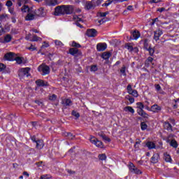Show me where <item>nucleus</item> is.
Segmentation results:
<instances>
[{
	"mask_svg": "<svg viewBox=\"0 0 179 179\" xmlns=\"http://www.w3.org/2000/svg\"><path fill=\"white\" fill-rule=\"evenodd\" d=\"M125 48H127V50L130 51V52H132V51H134V47L132 46V45H131V43H127L125 45Z\"/></svg>",
	"mask_w": 179,
	"mask_h": 179,
	"instance_id": "58836bf2",
	"label": "nucleus"
},
{
	"mask_svg": "<svg viewBox=\"0 0 179 179\" xmlns=\"http://www.w3.org/2000/svg\"><path fill=\"white\" fill-rule=\"evenodd\" d=\"M141 140L136 139V144L134 145V148H136V145H141Z\"/></svg>",
	"mask_w": 179,
	"mask_h": 179,
	"instance_id": "338daca9",
	"label": "nucleus"
},
{
	"mask_svg": "<svg viewBox=\"0 0 179 179\" xmlns=\"http://www.w3.org/2000/svg\"><path fill=\"white\" fill-rule=\"evenodd\" d=\"M27 50H29V51H36L37 48L34 47L33 44H31L30 47L27 48Z\"/></svg>",
	"mask_w": 179,
	"mask_h": 179,
	"instance_id": "3c124183",
	"label": "nucleus"
},
{
	"mask_svg": "<svg viewBox=\"0 0 179 179\" xmlns=\"http://www.w3.org/2000/svg\"><path fill=\"white\" fill-rule=\"evenodd\" d=\"M127 89L129 94H131L134 97H138V91L136 90H132V85L129 84Z\"/></svg>",
	"mask_w": 179,
	"mask_h": 179,
	"instance_id": "1a4fd4ad",
	"label": "nucleus"
},
{
	"mask_svg": "<svg viewBox=\"0 0 179 179\" xmlns=\"http://www.w3.org/2000/svg\"><path fill=\"white\" fill-rule=\"evenodd\" d=\"M45 2H46L47 5L49 6H55V5H59L58 0H45Z\"/></svg>",
	"mask_w": 179,
	"mask_h": 179,
	"instance_id": "f3484780",
	"label": "nucleus"
},
{
	"mask_svg": "<svg viewBox=\"0 0 179 179\" xmlns=\"http://www.w3.org/2000/svg\"><path fill=\"white\" fill-rule=\"evenodd\" d=\"M23 59H24L23 57H18L17 55H16L14 61H16L18 65H20L23 64Z\"/></svg>",
	"mask_w": 179,
	"mask_h": 179,
	"instance_id": "cd10ccee",
	"label": "nucleus"
},
{
	"mask_svg": "<svg viewBox=\"0 0 179 179\" xmlns=\"http://www.w3.org/2000/svg\"><path fill=\"white\" fill-rule=\"evenodd\" d=\"M163 34V30L158 29L154 31L153 38L155 41H159L160 40V36Z\"/></svg>",
	"mask_w": 179,
	"mask_h": 179,
	"instance_id": "9d476101",
	"label": "nucleus"
},
{
	"mask_svg": "<svg viewBox=\"0 0 179 179\" xmlns=\"http://www.w3.org/2000/svg\"><path fill=\"white\" fill-rule=\"evenodd\" d=\"M134 40H138V37H141V33L138 31L135 30L132 33Z\"/></svg>",
	"mask_w": 179,
	"mask_h": 179,
	"instance_id": "c85d7f7f",
	"label": "nucleus"
},
{
	"mask_svg": "<svg viewBox=\"0 0 179 179\" xmlns=\"http://www.w3.org/2000/svg\"><path fill=\"white\" fill-rule=\"evenodd\" d=\"M97 66L96 65H92L90 68L91 72H96L97 71Z\"/></svg>",
	"mask_w": 179,
	"mask_h": 179,
	"instance_id": "8fccbe9b",
	"label": "nucleus"
},
{
	"mask_svg": "<svg viewBox=\"0 0 179 179\" xmlns=\"http://www.w3.org/2000/svg\"><path fill=\"white\" fill-rule=\"evenodd\" d=\"M85 8L87 10H90V9H94L96 8V5L93 4V1H86Z\"/></svg>",
	"mask_w": 179,
	"mask_h": 179,
	"instance_id": "2eb2a0df",
	"label": "nucleus"
},
{
	"mask_svg": "<svg viewBox=\"0 0 179 179\" xmlns=\"http://www.w3.org/2000/svg\"><path fill=\"white\" fill-rule=\"evenodd\" d=\"M159 155L157 153L154 154L151 158V162L154 164L157 163V162H159Z\"/></svg>",
	"mask_w": 179,
	"mask_h": 179,
	"instance_id": "393cba45",
	"label": "nucleus"
},
{
	"mask_svg": "<svg viewBox=\"0 0 179 179\" xmlns=\"http://www.w3.org/2000/svg\"><path fill=\"white\" fill-rule=\"evenodd\" d=\"M110 57L111 53L109 52H104L101 55V58H103V59H108V58H110Z\"/></svg>",
	"mask_w": 179,
	"mask_h": 179,
	"instance_id": "bb28decb",
	"label": "nucleus"
},
{
	"mask_svg": "<svg viewBox=\"0 0 179 179\" xmlns=\"http://www.w3.org/2000/svg\"><path fill=\"white\" fill-rule=\"evenodd\" d=\"M73 20H76V22H83L82 18L79 17L78 15H74L73 16Z\"/></svg>",
	"mask_w": 179,
	"mask_h": 179,
	"instance_id": "4d7b16f0",
	"label": "nucleus"
},
{
	"mask_svg": "<svg viewBox=\"0 0 179 179\" xmlns=\"http://www.w3.org/2000/svg\"><path fill=\"white\" fill-rule=\"evenodd\" d=\"M36 84L37 85V86L42 87H44V86H48V82H45L44 80L40 79L36 80Z\"/></svg>",
	"mask_w": 179,
	"mask_h": 179,
	"instance_id": "a211bd4d",
	"label": "nucleus"
},
{
	"mask_svg": "<svg viewBox=\"0 0 179 179\" xmlns=\"http://www.w3.org/2000/svg\"><path fill=\"white\" fill-rule=\"evenodd\" d=\"M128 167L130 173H132L133 174H142V171L136 168L134 163L129 162L128 164Z\"/></svg>",
	"mask_w": 179,
	"mask_h": 179,
	"instance_id": "39448f33",
	"label": "nucleus"
},
{
	"mask_svg": "<svg viewBox=\"0 0 179 179\" xmlns=\"http://www.w3.org/2000/svg\"><path fill=\"white\" fill-rule=\"evenodd\" d=\"M32 10L29 7V6L24 4V6L21 8V11L23 13H26V12H28L29 13Z\"/></svg>",
	"mask_w": 179,
	"mask_h": 179,
	"instance_id": "b1692460",
	"label": "nucleus"
},
{
	"mask_svg": "<svg viewBox=\"0 0 179 179\" xmlns=\"http://www.w3.org/2000/svg\"><path fill=\"white\" fill-rule=\"evenodd\" d=\"M87 37H96L97 36V31L94 29H88L86 31Z\"/></svg>",
	"mask_w": 179,
	"mask_h": 179,
	"instance_id": "ddd939ff",
	"label": "nucleus"
},
{
	"mask_svg": "<svg viewBox=\"0 0 179 179\" xmlns=\"http://www.w3.org/2000/svg\"><path fill=\"white\" fill-rule=\"evenodd\" d=\"M65 135L67 136L69 141H73V139H75V135H73L72 133H66Z\"/></svg>",
	"mask_w": 179,
	"mask_h": 179,
	"instance_id": "72a5a7b5",
	"label": "nucleus"
},
{
	"mask_svg": "<svg viewBox=\"0 0 179 179\" xmlns=\"http://www.w3.org/2000/svg\"><path fill=\"white\" fill-rule=\"evenodd\" d=\"M44 148V141L39 139L36 141V149L41 150Z\"/></svg>",
	"mask_w": 179,
	"mask_h": 179,
	"instance_id": "412c9836",
	"label": "nucleus"
},
{
	"mask_svg": "<svg viewBox=\"0 0 179 179\" xmlns=\"http://www.w3.org/2000/svg\"><path fill=\"white\" fill-rule=\"evenodd\" d=\"M8 11L11 15H15V8H13V7H8Z\"/></svg>",
	"mask_w": 179,
	"mask_h": 179,
	"instance_id": "864d4df0",
	"label": "nucleus"
},
{
	"mask_svg": "<svg viewBox=\"0 0 179 179\" xmlns=\"http://www.w3.org/2000/svg\"><path fill=\"white\" fill-rule=\"evenodd\" d=\"M125 99H127V100H129V103H130L131 104H132V103H134V101H135V99H134L133 97H131V96H129V95H127V96H125Z\"/></svg>",
	"mask_w": 179,
	"mask_h": 179,
	"instance_id": "a19ab883",
	"label": "nucleus"
},
{
	"mask_svg": "<svg viewBox=\"0 0 179 179\" xmlns=\"http://www.w3.org/2000/svg\"><path fill=\"white\" fill-rule=\"evenodd\" d=\"M150 45H149V40L148 39H145L143 41V48L144 50H148L149 48H150Z\"/></svg>",
	"mask_w": 179,
	"mask_h": 179,
	"instance_id": "c756f323",
	"label": "nucleus"
},
{
	"mask_svg": "<svg viewBox=\"0 0 179 179\" xmlns=\"http://www.w3.org/2000/svg\"><path fill=\"white\" fill-rule=\"evenodd\" d=\"M31 139L33 142H34L35 143H37V140H36V136H33L31 137Z\"/></svg>",
	"mask_w": 179,
	"mask_h": 179,
	"instance_id": "774afa93",
	"label": "nucleus"
},
{
	"mask_svg": "<svg viewBox=\"0 0 179 179\" xmlns=\"http://www.w3.org/2000/svg\"><path fill=\"white\" fill-rule=\"evenodd\" d=\"M34 12L36 16H44V8L43 7L39 8L38 10H34Z\"/></svg>",
	"mask_w": 179,
	"mask_h": 179,
	"instance_id": "6ab92c4d",
	"label": "nucleus"
},
{
	"mask_svg": "<svg viewBox=\"0 0 179 179\" xmlns=\"http://www.w3.org/2000/svg\"><path fill=\"white\" fill-rule=\"evenodd\" d=\"M99 135L101 136V138H102V139H103V141H106V142H110L111 141L108 136H106V134L103 133H100Z\"/></svg>",
	"mask_w": 179,
	"mask_h": 179,
	"instance_id": "2f4dec72",
	"label": "nucleus"
},
{
	"mask_svg": "<svg viewBox=\"0 0 179 179\" xmlns=\"http://www.w3.org/2000/svg\"><path fill=\"white\" fill-rule=\"evenodd\" d=\"M1 33H5V29L2 27V23L0 22V36H2Z\"/></svg>",
	"mask_w": 179,
	"mask_h": 179,
	"instance_id": "13d9d810",
	"label": "nucleus"
},
{
	"mask_svg": "<svg viewBox=\"0 0 179 179\" xmlns=\"http://www.w3.org/2000/svg\"><path fill=\"white\" fill-rule=\"evenodd\" d=\"M141 127L142 131H145V129H146L148 128V124H146V123L145 122H142L141 123Z\"/></svg>",
	"mask_w": 179,
	"mask_h": 179,
	"instance_id": "49530a36",
	"label": "nucleus"
},
{
	"mask_svg": "<svg viewBox=\"0 0 179 179\" xmlns=\"http://www.w3.org/2000/svg\"><path fill=\"white\" fill-rule=\"evenodd\" d=\"M146 51H148L149 52V55L150 57H153V55H155V48H149L148 50H147Z\"/></svg>",
	"mask_w": 179,
	"mask_h": 179,
	"instance_id": "c9c22d12",
	"label": "nucleus"
},
{
	"mask_svg": "<svg viewBox=\"0 0 179 179\" xmlns=\"http://www.w3.org/2000/svg\"><path fill=\"white\" fill-rule=\"evenodd\" d=\"M29 72L30 68H22L18 71V76L20 78V79H24V78H29V76H30Z\"/></svg>",
	"mask_w": 179,
	"mask_h": 179,
	"instance_id": "7ed1b4c3",
	"label": "nucleus"
},
{
	"mask_svg": "<svg viewBox=\"0 0 179 179\" xmlns=\"http://www.w3.org/2000/svg\"><path fill=\"white\" fill-rule=\"evenodd\" d=\"M101 2H103V0H97L95 6H99V5H101Z\"/></svg>",
	"mask_w": 179,
	"mask_h": 179,
	"instance_id": "e2e57ef3",
	"label": "nucleus"
},
{
	"mask_svg": "<svg viewBox=\"0 0 179 179\" xmlns=\"http://www.w3.org/2000/svg\"><path fill=\"white\" fill-rule=\"evenodd\" d=\"M38 72L41 73V75H49L50 73V66L46 64H42L38 67Z\"/></svg>",
	"mask_w": 179,
	"mask_h": 179,
	"instance_id": "20e7f679",
	"label": "nucleus"
},
{
	"mask_svg": "<svg viewBox=\"0 0 179 179\" xmlns=\"http://www.w3.org/2000/svg\"><path fill=\"white\" fill-rule=\"evenodd\" d=\"M146 64H152L153 62V57H148V59L145 60Z\"/></svg>",
	"mask_w": 179,
	"mask_h": 179,
	"instance_id": "603ef678",
	"label": "nucleus"
},
{
	"mask_svg": "<svg viewBox=\"0 0 179 179\" xmlns=\"http://www.w3.org/2000/svg\"><path fill=\"white\" fill-rule=\"evenodd\" d=\"M71 115H73V117H76L77 118H79V117H80V114H79V113L76 112V110H73L71 112Z\"/></svg>",
	"mask_w": 179,
	"mask_h": 179,
	"instance_id": "09e8293b",
	"label": "nucleus"
},
{
	"mask_svg": "<svg viewBox=\"0 0 179 179\" xmlns=\"http://www.w3.org/2000/svg\"><path fill=\"white\" fill-rule=\"evenodd\" d=\"M120 43H121V42L118 41V40H117V39L113 40V44L115 45V47L120 45Z\"/></svg>",
	"mask_w": 179,
	"mask_h": 179,
	"instance_id": "052dcab7",
	"label": "nucleus"
},
{
	"mask_svg": "<svg viewBox=\"0 0 179 179\" xmlns=\"http://www.w3.org/2000/svg\"><path fill=\"white\" fill-rule=\"evenodd\" d=\"M164 128L170 132L173 131V126H171V124H170L169 122H165L164 123Z\"/></svg>",
	"mask_w": 179,
	"mask_h": 179,
	"instance_id": "4be33fe9",
	"label": "nucleus"
},
{
	"mask_svg": "<svg viewBox=\"0 0 179 179\" xmlns=\"http://www.w3.org/2000/svg\"><path fill=\"white\" fill-rule=\"evenodd\" d=\"M6 69V65L3 63H0V72H3Z\"/></svg>",
	"mask_w": 179,
	"mask_h": 179,
	"instance_id": "de8ad7c7",
	"label": "nucleus"
},
{
	"mask_svg": "<svg viewBox=\"0 0 179 179\" xmlns=\"http://www.w3.org/2000/svg\"><path fill=\"white\" fill-rule=\"evenodd\" d=\"M124 111H128L129 113H131V114L135 113V110L132 108L131 106H126L124 108Z\"/></svg>",
	"mask_w": 179,
	"mask_h": 179,
	"instance_id": "473e14b6",
	"label": "nucleus"
},
{
	"mask_svg": "<svg viewBox=\"0 0 179 179\" xmlns=\"http://www.w3.org/2000/svg\"><path fill=\"white\" fill-rule=\"evenodd\" d=\"M16 57V54L13 52H8L4 55V59L6 61H15V58Z\"/></svg>",
	"mask_w": 179,
	"mask_h": 179,
	"instance_id": "9b49d317",
	"label": "nucleus"
},
{
	"mask_svg": "<svg viewBox=\"0 0 179 179\" xmlns=\"http://www.w3.org/2000/svg\"><path fill=\"white\" fill-rule=\"evenodd\" d=\"M35 103L38 104V106H44L42 101H35Z\"/></svg>",
	"mask_w": 179,
	"mask_h": 179,
	"instance_id": "69168bd1",
	"label": "nucleus"
},
{
	"mask_svg": "<svg viewBox=\"0 0 179 179\" xmlns=\"http://www.w3.org/2000/svg\"><path fill=\"white\" fill-rule=\"evenodd\" d=\"M108 15V12H105V13H99V16L101 17H106Z\"/></svg>",
	"mask_w": 179,
	"mask_h": 179,
	"instance_id": "680f3d73",
	"label": "nucleus"
},
{
	"mask_svg": "<svg viewBox=\"0 0 179 179\" xmlns=\"http://www.w3.org/2000/svg\"><path fill=\"white\" fill-rule=\"evenodd\" d=\"M55 44L57 45V47H64V43H62L61 41H58V40L55 41Z\"/></svg>",
	"mask_w": 179,
	"mask_h": 179,
	"instance_id": "a18cd8bd",
	"label": "nucleus"
},
{
	"mask_svg": "<svg viewBox=\"0 0 179 179\" xmlns=\"http://www.w3.org/2000/svg\"><path fill=\"white\" fill-rule=\"evenodd\" d=\"M62 104L64 106V107H69L72 106L73 102L70 99H64L62 101Z\"/></svg>",
	"mask_w": 179,
	"mask_h": 179,
	"instance_id": "dca6fc26",
	"label": "nucleus"
},
{
	"mask_svg": "<svg viewBox=\"0 0 179 179\" xmlns=\"http://www.w3.org/2000/svg\"><path fill=\"white\" fill-rule=\"evenodd\" d=\"M29 2V0H18L17 5L19 7L22 6V5H26Z\"/></svg>",
	"mask_w": 179,
	"mask_h": 179,
	"instance_id": "f704fd0d",
	"label": "nucleus"
},
{
	"mask_svg": "<svg viewBox=\"0 0 179 179\" xmlns=\"http://www.w3.org/2000/svg\"><path fill=\"white\" fill-rule=\"evenodd\" d=\"M111 2H113V0H108L105 3L102 4V6H108V5H110Z\"/></svg>",
	"mask_w": 179,
	"mask_h": 179,
	"instance_id": "bf43d9fd",
	"label": "nucleus"
},
{
	"mask_svg": "<svg viewBox=\"0 0 179 179\" xmlns=\"http://www.w3.org/2000/svg\"><path fill=\"white\" fill-rule=\"evenodd\" d=\"M126 69H127V67H125V66H123L120 69V73L123 76H127V73L125 72Z\"/></svg>",
	"mask_w": 179,
	"mask_h": 179,
	"instance_id": "79ce46f5",
	"label": "nucleus"
},
{
	"mask_svg": "<svg viewBox=\"0 0 179 179\" xmlns=\"http://www.w3.org/2000/svg\"><path fill=\"white\" fill-rule=\"evenodd\" d=\"M98 157L99 160H106V159H107L106 154H100L99 155Z\"/></svg>",
	"mask_w": 179,
	"mask_h": 179,
	"instance_id": "c03bdc74",
	"label": "nucleus"
},
{
	"mask_svg": "<svg viewBox=\"0 0 179 179\" xmlns=\"http://www.w3.org/2000/svg\"><path fill=\"white\" fill-rule=\"evenodd\" d=\"M6 5L8 8H10L13 5V3H12V1L8 0L6 1Z\"/></svg>",
	"mask_w": 179,
	"mask_h": 179,
	"instance_id": "5fc2aeb1",
	"label": "nucleus"
},
{
	"mask_svg": "<svg viewBox=\"0 0 179 179\" xmlns=\"http://www.w3.org/2000/svg\"><path fill=\"white\" fill-rule=\"evenodd\" d=\"M48 99L50 100V101H55L57 100V95L55 94L49 95Z\"/></svg>",
	"mask_w": 179,
	"mask_h": 179,
	"instance_id": "ea45409f",
	"label": "nucleus"
},
{
	"mask_svg": "<svg viewBox=\"0 0 179 179\" xmlns=\"http://www.w3.org/2000/svg\"><path fill=\"white\" fill-rule=\"evenodd\" d=\"M36 16L37 15H36V13L34 12V10H31L26 15L25 20H27L28 22H30L31 20H34V19H36Z\"/></svg>",
	"mask_w": 179,
	"mask_h": 179,
	"instance_id": "0eeeda50",
	"label": "nucleus"
},
{
	"mask_svg": "<svg viewBox=\"0 0 179 179\" xmlns=\"http://www.w3.org/2000/svg\"><path fill=\"white\" fill-rule=\"evenodd\" d=\"M69 54H71V55H73V57H76V55H80L82 52H80L76 48H71L69 50Z\"/></svg>",
	"mask_w": 179,
	"mask_h": 179,
	"instance_id": "f8f14e48",
	"label": "nucleus"
},
{
	"mask_svg": "<svg viewBox=\"0 0 179 179\" xmlns=\"http://www.w3.org/2000/svg\"><path fill=\"white\" fill-rule=\"evenodd\" d=\"M151 111H153V113H159V111H162V106H159L157 104H154L151 106Z\"/></svg>",
	"mask_w": 179,
	"mask_h": 179,
	"instance_id": "aec40b11",
	"label": "nucleus"
},
{
	"mask_svg": "<svg viewBox=\"0 0 179 179\" xmlns=\"http://www.w3.org/2000/svg\"><path fill=\"white\" fill-rule=\"evenodd\" d=\"M12 41V35L6 34L4 38H0V43L2 44H6L8 43H10Z\"/></svg>",
	"mask_w": 179,
	"mask_h": 179,
	"instance_id": "6e6552de",
	"label": "nucleus"
},
{
	"mask_svg": "<svg viewBox=\"0 0 179 179\" xmlns=\"http://www.w3.org/2000/svg\"><path fill=\"white\" fill-rule=\"evenodd\" d=\"M107 49V44L106 43H99L96 45L97 51H106Z\"/></svg>",
	"mask_w": 179,
	"mask_h": 179,
	"instance_id": "4468645a",
	"label": "nucleus"
},
{
	"mask_svg": "<svg viewBox=\"0 0 179 179\" xmlns=\"http://www.w3.org/2000/svg\"><path fill=\"white\" fill-rule=\"evenodd\" d=\"M136 106L137 108H138L137 110L138 115H141V117H143V118H149V115H148V113H146L145 111L143 110V108H145V106L143 105V103L142 102H138L136 103Z\"/></svg>",
	"mask_w": 179,
	"mask_h": 179,
	"instance_id": "f03ea898",
	"label": "nucleus"
},
{
	"mask_svg": "<svg viewBox=\"0 0 179 179\" xmlns=\"http://www.w3.org/2000/svg\"><path fill=\"white\" fill-rule=\"evenodd\" d=\"M73 10V6L71 5L58 6L55 8V15L61 16V15H72Z\"/></svg>",
	"mask_w": 179,
	"mask_h": 179,
	"instance_id": "f257e3e1",
	"label": "nucleus"
},
{
	"mask_svg": "<svg viewBox=\"0 0 179 179\" xmlns=\"http://www.w3.org/2000/svg\"><path fill=\"white\" fill-rule=\"evenodd\" d=\"M42 38L37 36V35H34L32 39H30V41H41Z\"/></svg>",
	"mask_w": 179,
	"mask_h": 179,
	"instance_id": "4c0bfd02",
	"label": "nucleus"
},
{
	"mask_svg": "<svg viewBox=\"0 0 179 179\" xmlns=\"http://www.w3.org/2000/svg\"><path fill=\"white\" fill-rule=\"evenodd\" d=\"M71 46L75 47L76 48H80V47H82V45H80V44L76 43V41L72 42Z\"/></svg>",
	"mask_w": 179,
	"mask_h": 179,
	"instance_id": "37998d69",
	"label": "nucleus"
},
{
	"mask_svg": "<svg viewBox=\"0 0 179 179\" xmlns=\"http://www.w3.org/2000/svg\"><path fill=\"white\" fill-rule=\"evenodd\" d=\"M146 146L148 148V149H156V144L152 141L147 142Z\"/></svg>",
	"mask_w": 179,
	"mask_h": 179,
	"instance_id": "a878e982",
	"label": "nucleus"
},
{
	"mask_svg": "<svg viewBox=\"0 0 179 179\" xmlns=\"http://www.w3.org/2000/svg\"><path fill=\"white\" fill-rule=\"evenodd\" d=\"M164 159L167 163H171L173 162V159H171V156H170L167 152L164 153Z\"/></svg>",
	"mask_w": 179,
	"mask_h": 179,
	"instance_id": "5701e85b",
	"label": "nucleus"
},
{
	"mask_svg": "<svg viewBox=\"0 0 179 179\" xmlns=\"http://www.w3.org/2000/svg\"><path fill=\"white\" fill-rule=\"evenodd\" d=\"M6 19H8V15L2 14L0 15V22H6Z\"/></svg>",
	"mask_w": 179,
	"mask_h": 179,
	"instance_id": "e433bc0d",
	"label": "nucleus"
},
{
	"mask_svg": "<svg viewBox=\"0 0 179 179\" xmlns=\"http://www.w3.org/2000/svg\"><path fill=\"white\" fill-rule=\"evenodd\" d=\"M48 47H50V44L44 42V45H42V48H48Z\"/></svg>",
	"mask_w": 179,
	"mask_h": 179,
	"instance_id": "0e129e2a",
	"label": "nucleus"
},
{
	"mask_svg": "<svg viewBox=\"0 0 179 179\" xmlns=\"http://www.w3.org/2000/svg\"><path fill=\"white\" fill-rule=\"evenodd\" d=\"M91 143L96 145L97 148H104V145H103V142L99 141L96 137H91L90 138Z\"/></svg>",
	"mask_w": 179,
	"mask_h": 179,
	"instance_id": "423d86ee",
	"label": "nucleus"
},
{
	"mask_svg": "<svg viewBox=\"0 0 179 179\" xmlns=\"http://www.w3.org/2000/svg\"><path fill=\"white\" fill-rule=\"evenodd\" d=\"M51 178V175H42L40 179H49Z\"/></svg>",
	"mask_w": 179,
	"mask_h": 179,
	"instance_id": "6e6d98bb",
	"label": "nucleus"
},
{
	"mask_svg": "<svg viewBox=\"0 0 179 179\" xmlns=\"http://www.w3.org/2000/svg\"><path fill=\"white\" fill-rule=\"evenodd\" d=\"M170 145L172 146V148H174L175 149H177V148H178V143L175 139L171 141Z\"/></svg>",
	"mask_w": 179,
	"mask_h": 179,
	"instance_id": "7c9ffc66",
	"label": "nucleus"
}]
</instances>
